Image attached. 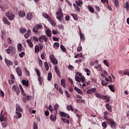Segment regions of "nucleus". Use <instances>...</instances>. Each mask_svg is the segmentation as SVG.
Wrapping results in <instances>:
<instances>
[{"label":"nucleus","mask_w":129,"mask_h":129,"mask_svg":"<svg viewBox=\"0 0 129 129\" xmlns=\"http://www.w3.org/2000/svg\"><path fill=\"white\" fill-rule=\"evenodd\" d=\"M5 52L7 53V54H11V50L10 49V47H9L8 49L5 50Z\"/></svg>","instance_id":"obj_61"},{"label":"nucleus","mask_w":129,"mask_h":129,"mask_svg":"<svg viewBox=\"0 0 129 129\" xmlns=\"http://www.w3.org/2000/svg\"><path fill=\"white\" fill-rule=\"evenodd\" d=\"M59 46H60V44H59V43L55 42L53 45V47L54 48V49L57 50V49L59 48Z\"/></svg>","instance_id":"obj_33"},{"label":"nucleus","mask_w":129,"mask_h":129,"mask_svg":"<svg viewBox=\"0 0 129 129\" xmlns=\"http://www.w3.org/2000/svg\"><path fill=\"white\" fill-rule=\"evenodd\" d=\"M106 107L107 108V109L110 112H112V109L111 108V106H110V105H109V104H106Z\"/></svg>","instance_id":"obj_27"},{"label":"nucleus","mask_w":129,"mask_h":129,"mask_svg":"<svg viewBox=\"0 0 129 129\" xmlns=\"http://www.w3.org/2000/svg\"><path fill=\"white\" fill-rule=\"evenodd\" d=\"M5 61L6 63V65L9 67L10 66H12L13 65V61H11L10 60H8V59L5 58Z\"/></svg>","instance_id":"obj_12"},{"label":"nucleus","mask_w":129,"mask_h":129,"mask_svg":"<svg viewBox=\"0 0 129 129\" xmlns=\"http://www.w3.org/2000/svg\"><path fill=\"white\" fill-rule=\"evenodd\" d=\"M12 90H14V92H16L17 95H19V94H20L21 93V91H20V88L19 87H17V86L15 85L12 87Z\"/></svg>","instance_id":"obj_9"},{"label":"nucleus","mask_w":129,"mask_h":129,"mask_svg":"<svg viewBox=\"0 0 129 129\" xmlns=\"http://www.w3.org/2000/svg\"><path fill=\"white\" fill-rule=\"evenodd\" d=\"M124 9H126V10H129V3L128 2L124 5Z\"/></svg>","instance_id":"obj_52"},{"label":"nucleus","mask_w":129,"mask_h":129,"mask_svg":"<svg viewBox=\"0 0 129 129\" xmlns=\"http://www.w3.org/2000/svg\"><path fill=\"white\" fill-rule=\"evenodd\" d=\"M59 114L60 117H67L69 119H70V116L69 115L64 112H60Z\"/></svg>","instance_id":"obj_10"},{"label":"nucleus","mask_w":129,"mask_h":129,"mask_svg":"<svg viewBox=\"0 0 129 129\" xmlns=\"http://www.w3.org/2000/svg\"><path fill=\"white\" fill-rule=\"evenodd\" d=\"M49 58L51 62L53 64V65H57V64H58V61H57V59L55 58V56L53 54L50 55Z\"/></svg>","instance_id":"obj_6"},{"label":"nucleus","mask_w":129,"mask_h":129,"mask_svg":"<svg viewBox=\"0 0 129 129\" xmlns=\"http://www.w3.org/2000/svg\"><path fill=\"white\" fill-rule=\"evenodd\" d=\"M85 72L87 73V76H89L90 75V74L91 73V72H90V70H89V69L86 68L85 69Z\"/></svg>","instance_id":"obj_42"},{"label":"nucleus","mask_w":129,"mask_h":129,"mask_svg":"<svg viewBox=\"0 0 129 129\" xmlns=\"http://www.w3.org/2000/svg\"><path fill=\"white\" fill-rule=\"evenodd\" d=\"M27 43L30 48H33V47H34V45L33 44V42L31 41V39H28L27 40Z\"/></svg>","instance_id":"obj_26"},{"label":"nucleus","mask_w":129,"mask_h":129,"mask_svg":"<svg viewBox=\"0 0 129 129\" xmlns=\"http://www.w3.org/2000/svg\"><path fill=\"white\" fill-rule=\"evenodd\" d=\"M33 39L36 42H39V38H37V37L36 36H33Z\"/></svg>","instance_id":"obj_62"},{"label":"nucleus","mask_w":129,"mask_h":129,"mask_svg":"<svg viewBox=\"0 0 129 129\" xmlns=\"http://www.w3.org/2000/svg\"><path fill=\"white\" fill-rule=\"evenodd\" d=\"M80 37L82 42H84V41H85V36H84V34L82 33L81 31H80Z\"/></svg>","instance_id":"obj_17"},{"label":"nucleus","mask_w":129,"mask_h":129,"mask_svg":"<svg viewBox=\"0 0 129 129\" xmlns=\"http://www.w3.org/2000/svg\"><path fill=\"white\" fill-rule=\"evenodd\" d=\"M95 96L97 97V98H100L101 99V97H102V95H101L99 93H96Z\"/></svg>","instance_id":"obj_55"},{"label":"nucleus","mask_w":129,"mask_h":129,"mask_svg":"<svg viewBox=\"0 0 129 129\" xmlns=\"http://www.w3.org/2000/svg\"><path fill=\"white\" fill-rule=\"evenodd\" d=\"M56 14L57 16H56V19L60 21V22L62 21V18L64 16L63 15V13H62V9L60 8L59 9L58 11L56 12Z\"/></svg>","instance_id":"obj_3"},{"label":"nucleus","mask_w":129,"mask_h":129,"mask_svg":"<svg viewBox=\"0 0 129 129\" xmlns=\"http://www.w3.org/2000/svg\"><path fill=\"white\" fill-rule=\"evenodd\" d=\"M43 29V25L42 24H39L35 26L33 28V32L37 34L39 32V30H42Z\"/></svg>","instance_id":"obj_2"},{"label":"nucleus","mask_w":129,"mask_h":129,"mask_svg":"<svg viewBox=\"0 0 129 129\" xmlns=\"http://www.w3.org/2000/svg\"><path fill=\"white\" fill-rule=\"evenodd\" d=\"M61 119L63 121V122H64V123H67L68 124H69V123H70V121H69L68 119L61 118Z\"/></svg>","instance_id":"obj_28"},{"label":"nucleus","mask_w":129,"mask_h":129,"mask_svg":"<svg viewBox=\"0 0 129 129\" xmlns=\"http://www.w3.org/2000/svg\"><path fill=\"white\" fill-rule=\"evenodd\" d=\"M3 20L5 24H6L7 25H11V23L9 22V20H8V19H7V18L4 17Z\"/></svg>","instance_id":"obj_30"},{"label":"nucleus","mask_w":129,"mask_h":129,"mask_svg":"<svg viewBox=\"0 0 129 129\" xmlns=\"http://www.w3.org/2000/svg\"><path fill=\"white\" fill-rule=\"evenodd\" d=\"M33 129H38V126L35 121L33 122Z\"/></svg>","instance_id":"obj_60"},{"label":"nucleus","mask_w":129,"mask_h":129,"mask_svg":"<svg viewBox=\"0 0 129 129\" xmlns=\"http://www.w3.org/2000/svg\"><path fill=\"white\" fill-rule=\"evenodd\" d=\"M65 93H66L68 98H70L71 97V95H70V93L69 92H68V91L66 90L65 91Z\"/></svg>","instance_id":"obj_47"},{"label":"nucleus","mask_w":129,"mask_h":129,"mask_svg":"<svg viewBox=\"0 0 129 129\" xmlns=\"http://www.w3.org/2000/svg\"><path fill=\"white\" fill-rule=\"evenodd\" d=\"M50 119L51 121H56L57 116L56 115L51 114L50 116Z\"/></svg>","instance_id":"obj_20"},{"label":"nucleus","mask_w":129,"mask_h":129,"mask_svg":"<svg viewBox=\"0 0 129 129\" xmlns=\"http://www.w3.org/2000/svg\"><path fill=\"white\" fill-rule=\"evenodd\" d=\"M9 49H10V52H11L12 55H13V54H16V48H15L12 46H10Z\"/></svg>","instance_id":"obj_19"},{"label":"nucleus","mask_w":129,"mask_h":129,"mask_svg":"<svg viewBox=\"0 0 129 129\" xmlns=\"http://www.w3.org/2000/svg\"><path fill=\"white\" fill-rule=\"evenodd\" d=\"M16 72L18 74V75L21 77V76H22V70H21V69L19 68H17L16 69Z\"/></svg>","instance_id":"obj_21"},{"label":"nucleus","mask_w":129,"mask_h":129,"mask_svg":"<svg viewBox=\"0 0 129 129\" xmlns=\"http://www.w3.org/2000/svg\"><path fill=\"white\" fill-rule=\"evenodd\" d=\"M74 89L79 94H81V95H83V93L82 91H81L79 88H77V87H75Z\"/></svg>","instance_id":"obj_23"},{"label":"nucleus","mask_w":129,"mask_h":129,"mask_svg":"<svg viewBox=\"0 0 129 129\" xmlns=\"http://www.w3.org/2000/svg\"><path fill=\"white\" fill-rule=\"evenodd\" d=\"M6 16L7 17L9 21H13L15 18V15L13 13H10L9 12L6 13Z\"/></svg>","instance_id":"obj_5"},{"label":"nucleus","mask_w":129,"mask_h":129,"mask_svg":"<svg viewBox=\"0 0 129 129\" xmlns=\"http://www.w3.org/2000/svg\"><path fill=\"white\" fill-rule=\"evenodd\" d=\"M96 91V88H93L91 89H89L87 91V94H91L92 93H93Z\"/></svg>","instance_id":"obj_14"},{"label":"nucleus","mask_w":129,"mask_h":129,"mask_svg":"<svg viewBox=\"0 0 129 129\" xmlns=\"http://www.w3.org/2000/svg\"><path fill=\"white\" fill-rule=\"evenodd\" d=\"M22 82L23 85L26 86V87H28L29 86V81H26V80H23Z\"/></svg>","instance_id":"obj_25"},{"label":"nucleus","mask_w":129,"mask_h":129,"mask_svg":"<svg viewBox=\"0 0 129 129\" xmlns=\"http://www.w3.org/2000/svg\"><path fill=\"white\" fill-rule=\"evenodd\" d=\"M103 63L107 67H109V63H108V61L106 60H104Z\"/></svg>","instance_id":"obj_54"},{"label":"nucleus","mask_w":129,"mask_h":129,"mask_svg":"<svg viewBox=\"0 0 129 129\" xmlns=\"http://www.w3.org/2000/svg\"><path fill=\"white\" fill-rule=\"evenodd\" d=\"M16 114H17L19 118H21L22 117V113H21L18 111H16Z\"/></svg>","instance_id":"obj_59"},{"label":"nucleus","mask_w":129,"mask_h":129,"mask_svg":"<svg viewBox=\"0 0 129 129\" xmlns=\"http://www.w3.org/2000/svg\"><path fill=\"white\" fill-rule=\"evenodd\" d=\"M22 44L19 43L17 47V49L19 52H21L22 51Z\"/></svg>","instance_id":"obj_41"},{"label":"nucleus","mask_w":129,"mask_h":129,"mask_svg":"<svg viewBox=\"0 0 129 129\" xmlns=\"http://www.w3.org/2000/svg\"><path fill=\"white\" fill-rule=\"evenodd\" d=\"M19 32L21 34H25V32H27V29L26 28H21L19 29Z\"/></svg>","instance_id":"obj_31"},{"label":"nucleus","mask_w":129,"mask_h":129,"mask_svg":"<svg viewBox=\"0 0 129 129\" xmlns=\"http://www.w3.org/2000/svg\"><path fill=\"white\" fill-rule=\"evenodd\" d=\"M75 80L77 82H82V83H84L85 82L86 79L84 77H79L78 76L75 77Z\"/></svg>","instance_id":"obj_4"},{"label":"nucleus","mask_w":129,"mask_h":129,"mask_svg":"<svg viewBox=\"0 0 129 129\" xmlns=\"http://www.w3.org/2000/svg\"><path fill=\"white\" fill-rule=\"evenodd\" d=\"M82 53H80V54L79 53H77L76 55H75V58H78V57H79V58H81L82 57Z\"/></svg>","instance_id":"obj_49"},{"label":"nucleus","mask_w":129,"mask_h":129,"mask_svg":"<svg viewBox=\"0 0 129 129\" xmlns=\"http://www.w3.org/2000/svg\"><path fill=\"white\" fill-rule=\"evenodd\" d=\"M36 74L37 76L40 77L41 76V72H40V70H38L37 69H35Z\"/></svg>","instance_id":"obj_48"},{"label":"nucleus","mask_w":129,"mask_h":129,"mask_svg":"<svg viewBox=\"0 0 129 129\" xmlns=\"http://www.w3.org/2000/svg\"><path fill=\"white\" fill-rule=\"evenodd\" d=\"M107 84H108V83L107 82H105V81H102V86H107Z\"/></svg>","instance_id":"obj_58"},{"label":"nucleus","mask_w":129,"mask_h":129,"mask_svg":"<svg viewBox=\"0 0 129 129\" xmlns=\"http://www.w3.org/2000/svg\"><path fill=\"white\" fill-rule=\"evenodd\" d=\"M18 15L20 18H24V17L26 16V12L24 11H19L18 12Z\"/></svg>","instance_id":"obj_16"},{"label":"nucleus","mask_w":129,"mask_h":129,"mask_svg":"<svg viewBox=\"0 0 129 129\" xmlns=\"http://www.w3.org/2000/svg\"><path fill=\"white\" fill-rule=\"evenodd\" d=\"M47 80L49 81H51V80H52V73H49L48 74Z\"/></svg>","instance_id":"obj_39"},{"label":"nucleus","mask_w":129,"mask_h":129,"mask_svg":"<svg viewBox=\"0 0 129 129\" xmlns=\"http://www.w3.org/2000/svg\"><path fill=\"white\" fill-rule=\"evenodd\" d=\"M107 123H108V125H110L111 128H116V123L115 122H114V120H113V119L110 118L109 119H108Z\"/></svg>","instance_id":"obj_1"},{"label":"nucleus","mask_w":129,"mask_h":129,"mask_svg":"<svg viewBox=\"0 0 129 129\" xmlns=\"http://www.w3.org/2000/svg\"><path fill=\"white\" fill-rule=\"evenodd\" d=\"M61 85L63 86L64 88H66V81L65 79H62L61 80Z\"/></svg>","instance_id":"obj_24"},{"label":"nucleus","mask_w":129,"mask_h":129,"mask_svg":"<svg viewBox=\"0 0 129 129\" xmlns=\"http://www.w3.org/2000/svg\"><path fill=\"white\" fill-rule=\"evenodd\" d=\"M34 50H35V52L36 53H39V52L40 51V49L39 48V46L36 45L35 47Z\"/></svg>","instance_id":"obj_43"},{"label":"nucleus","mask_w":129,"mask_h":129,"mask_svg":"<svg viewBox=\"0 0 129 129\" xmlns=\"http://www.w3.org/2000/svg\"><path fill=\"white\" fill-rule=\"evenodd\" d=\"M25 55H26V53L24 51L21 52L19 54V57H20V58H24Z\"/></svg>","instance_id":"obj_45"},{"label":"nucleus","mask_w":129,"mask_h":129,"mask_svg":"<svg viewBox=\"0 0 129 129\" xmlns=\"http://www.w3.org/2000/svg\"><path fill=\"white\" fill-rule=\"evenodd\" d=\"M0 96H2V97H5V93H4V91H3V90L1 91Z\"/></svg>","instance_id":"obj_63"},{"label":"nucleus","mask_w":129,"mask_h":129,"mask_svg":"<svg viewBox=\"0 0 129 129\" xmlns=\"http://www.w3.org/2000/svg\"><path fill=\"white\" fill-rule=\"evenodd\" d=\"M88 9H89V12H90V13H92V14H93V13H94V9L92 7L89 6Z\"/></svg>","instance_id":"obj_40"},{"label":"nucleus","mask_w":129,"mask_h":129,"mask_svg":"<svg viewBox=\"0 0 129 129\" xmlns=\"http://www.w3.org/2000/svg\"><path fill=\"white\" fill-rule=\"evenodd\" d=\"M124 75H127V76H129V71L127 70L124 71Z\"/></svg>","instance_id":"obj_64"},{"label":"nucleus","mask_w":129,"mask_h":129,"mask_svg":"<svg viewBox=\"0 0 129 129\" xmlns=\"http://www.w3.org/2000/svg\"><path fill=\"white\" fill-rule=\"evenodd\" d=\"M102 125L104 128H106L107 127V123L106 122H103L102 123Z\"/></svg>","instance_id":"obj_53"},{"label":"nucleus","mask_w":129,"mask_h":129,"mask_svg":"<svg viewBox=\"0 0 129 129\" xmlns=\"http://www.w3.org/2000/svg\"><path fill=\"white\" fill-rule=\"evenodd\" d=\"M39 41L40 43H43L44 42H47L48 41V38H47L46 36L42 35L41 36H39Z\"/></svg>","instance_id":"obj_8"},{"label":"nucleus","mask_w":129,"mask_h":129,"mask_svg":"<svg viewBox=\"0 0 129 129\" xmlns=\"http://www.w3.org/2000/svg\"><path fill=\"white\" fill-rule=\"evenodd\" d=\"M108 87H109L110 90L112 91V92H114L115 90H114V88L113 87V85H110L108 86Z\"/></svg>","instance_id":"obj_37"},{"label":"nucleus","mask_w":129,"mask_h":129,"mask_svg":"<svg viewBox=\"0 0 129 129\" xmlns=\"http://www.w3.org/2000/svg\"><path fill=\"white\" fill-rule=\"evenodd\" d=\"M7 120H8V118L6 116H5L4 114L0 115V121H7Z\"/></svg>","instance_id":"obj_15"},{"label":"nucleus","mask_w":129,"mask_h":129,"mask_svg":"<svg viewBox=\"0 0 129 129\" xmlns=\"http://www.w3.org/2000/svg\"><path fill=\"white\" fill-rule=\"evenodd\" d=\"M119 3V1L118 0H115L114 5L116 8H117V7L118 6Z\"/></svg>","instance_id":"obj_57"},{"label":"nucleus","mask_w":129,"mask_h":129,"mask_svg":"<svg viewBox=\"0 0 129 129\" xmlns=\"http://www.w3.org/2000/svg\"><path fill=\"white\" fill-rule=\"evenodd\" d=\"M101 99L106 100V101H109V97L107 96L102 95Z\"/></svg>","instance_id":"obj_38"},{"label":"nucleus","mask_w":129,"mask_h":129,"mask_svg":"<svg viewBox=\"0 0 129 129\" xmlns=\"http://www.w3.org/2000/svg\"><path fill=\"white\" fill-rule=\"evenodd\" d=\"M71 16H72V17H73V19L75 21H78V17H77V15H76L75 14H71Z\"/></svg>","instance_id":"obj_34"},{"label":"nucleus","mask_w":129,"mask_h":129,"mask_svg":"<svg viewBox=\"0 0 129 129\" xmlns=\"http://www.w3.org/2000/svg\"><path fill=\"white\" fill-rule=\"evenodd\" d=\"M76 4L78 6V7H81V5H83V2L82 1H76Z\"/></svg>","instance_id":"obj_36"},{"label":"nucleus","mask_w":129,"mask_h":129,"mask_svg":"<svg viewBox=\"0 0 129 129\" xmlns=\"http://www.w3.org/2000/svg\"><path fill=\"white\" fill-rule=\"evenodd\" d=\"M48 109L49 110H50L51 113H53V114H54V115H57V114L58 113V110L54 109L52 105H49Z\"/></svg>","instance_id":"obj_7"},{"label":"nucleus","mask_w":129,"mask_h":129,"mask_svg":"<svg viewBox=\"0 0 129 129\" xmlns=\"http://www.w3.org/2000/svg\"><path fill=\"white\" fill-rule=\"evenodd\" d=\"M38 47L40 51H41L43 49V48H44V45H43V44L42 43H39L38 45Z\"/></svg>","instance_id":"obj_51"},{"label":"nucleus","mask_w":129,"mask_h":129,"mask_svg":"<svg viewBox=\"0 0 129 129\" xmlns=\"http://www.w3.org/2000/svg\"><path fill=\"white\" fill-rule=\"evenodd\" d=\"M49 20H48L49 23H50V24L52 25V26H53V27H55V26H56V22H55V21L52 20V19L51 18H49Z\"/></svg>","instance_id":"obj_35"},{"label":"nucleus","mask_w":129,"mask_h":129,"mask_svg":"<svg viewBox=\"0 0 129 129\" xmlns=\"http://www.w3.org/2000/svg\"><path fill=\"white\" fill-rule=\"evenodd\" d=\"M60 49L62 51V52H66V48L63 45H60Z\"/></svg>","instance_id":"obj_46"},{"label":"nucleus","mask_w":129,"mask_h":129,"mask_svg":"<svg viewBox=\"0 0 129 129\" xmlns=\"http://www.w3.org/2000/svg\"><path fill=\"white\" fill-rule=\"evenodd\" d=\"M16 110L17 111H20V112H23V109L22 108H21V106H20V105L19 104L16 105Z\"/></svg>","instance_id":"obj_29"},{"label":"nucleus","mask_w":129,"mask_h":129,"mask_svg":"<svg viewBox=\"0 0 129 129\" xmlns=\"http://www.w3.org/2000/svg\"><path fill=\"white\" fill-rule=\"evenodd\" d=\"M27 18L29 21H31V20H32V18H33V15H32L31 13H29L27 14Z\"/></svg>","instance_id":"obj_32"},{"label":"nucleus","mask_w":129,"mask_h":129,"mask_svg":"<svg viewBox=\"0 0 129 129\" xmlns=\"http://www.w3.org/2000/svg\"><path fill=\"white\" fill-rule=\"evenodd\" d=\"M58 108H59V105H58V104L54 105L53 107V109H54L55 110H57Z\"/></svg>","instance_id":"obj_56"},{"label":"nucleus","mask_w":129,"mask_h":129,"mask_svg":"<svg viewBox=\"0 0 129 129\" xmlns=\"http://www.w3.org/2000/svg\"><path fill=\"white\" fill-rule=\"evenodd\" d=\"M24 97H23V101L24 103H26L27 101H29V100L30 98H31V96H28L27 95H25V96H23Z\"/></svg>","instance_id":"obj_11"},{"label":"nucleus","mask_w":129,"mask_h":129,"mask_svg":"<svg viewBox=\"0 0 129 129\" xmlns=\"http://www.w3.org/2000/svg\"><path fill=\"white\" fill-rule=\"evenodd\" d=\"M43 17H44V18H45V19H47V20H48V21H49L50 19V18H51L50 17V16H49V15H48V14H46V13H44L43 14Z\"/></svg>","instance_id":"obj_44"},{"label":"nucleus","mask_w":129,"mask_h":129,"mask_svg":"<svg viewBox=\"0 0 129 129\" xmlns=\"http://www.w3.org/2000/svg\"><path fill=\"white\" fill-rule=\"evenodd\" d=\"M31 30L28 29V31H27V33L24 34V37L25 38H26V39H28L29 38V37H30L31 36Z\"/></svg>","instance_id":"obj_18"},{"label":"nucleus","mask_w":129,"mask_h":129,"mask_svg":"<svg viewBox=\"0 0 129 129\" xmlns=\"http://www.w3.org/2000/svg\"><path fill=\"white\" fill-rule=\"evenodd\" d=\"M38 81L40 85H42V82H43V79H42L41 76H39V77H38Z\"/></svg>","instance_id":"obj_50"},{"label":"nucleus","mask_w":129,"mask_h":129,"mask_svg":"<svg viewBox=\"0 0 129 129\" xmlns=\"http://www.w3.org/2000/svg\"><path fill=\"white\" fill-rule=\"evenodd\" d=\"M54 70L55 71L59 77H61V73L60 72V71H59V69L58 68V67L57 66H55L54 67Z\"/></svg>","instance_id":"obj_13"},{"label":"nucleus","mask_w":129,"mask_h":129,"mask_svg":"<svg viewBox=\"0 0 129 129\" xmlns=\"http://www.w3.org/2000/svg\"><path fill=\"white\" fill-rule=\"evenodd\" d=\"M46 33V36H47V37H49V38H51V36H52V32L50 30H47L45 32Z\"/></svg>","instance_id":"obj_22"}]
</instances>
